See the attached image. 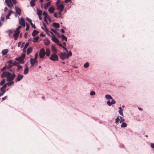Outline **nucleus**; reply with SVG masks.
<instances>
[{
  "label": "nucleus",
  "mask_w": 154,
  "mask_h": 154,
  "mask_svg": "<svg viewBox=\"0 0 154 154\" xmlns=\"http://www.w3.org/2000/svg\"><path fill=\"white\" fill-rule=\"evenodd\" d=\"M23 76L20 74H18L16 79H15L16 82L20 81L23 78Z\"/></svg>",
  "instance_id": "obj_11"
},
{
  "label": "nucleus",
  "mask_w": 154,
  "mask_h": 154,
  "mask_svg": "<svg viewBox=\"0 0 154 154\" xmlns=\"http://www.w3.org/2000/svg\"><path fill=\"white\" fill-rule=\"evenodd\" d=\"M43 15L44 16V17H47L48 14H47V13L46 11H44V12H43Z\"/></svg>",
  "instance_id": "obj_42"
},
{
  "label": "nucleus",
  "mask_w": 154,
  "mask_h": 154,
  "mask_svg": "<svg viewBox=\"0 0 154 154\" xmlns=\"http://www.w3.org/2000/svg\"><path fill=\"white\" fill-rule=\"evenodd\" d=\"M119 112L120 114L123 116V114L122 112L123 110L121 108V107H119Z\"/></svg>",
  "instance_id": "obj_28"
},
{
  "label": "nucleus",
  "mask_w": 154,
  "mask_h": 154,
  "mask_svg": "<svg viewBox=\"0 0 154 154\" xmlns=\"http://www.w3.org/2000/svg\"><path fill=\"white\" fill-rule=\"evenodd\" d=\"M45 51L44 48H42L40 50L39 55L40 58H42L45 54Z\"/></svg>",
  "instance_id": "obj_2"
},
{
  "label": "nucleus",
  "mask_w": 154,
  "mask_h": 154,
  "mask_svg": "<svg viewBox=\"0 0 154 154\" xmlns=\"http://www.w3.org/2000/svg\"><path fill=\"white\" fill-rule=\"evenodd\" d=\"M21 28V26H19L17 28H16V31L18 32V31L19 30L20 28Z\"/></svg>",
  "instance_id": "obj_51"
},
{
  "label": "nucleus",
  "mask_w": 154,
  "mask_h": 154,
  "mask_svg": "<svg viewBox=\"0 0 154 154\" xmlns=\"http://www.w3.org/2000/svg\"><path fill=\"white\" fill-rule=\"evenodd\" d=\"M7 63L9 64L12 65L13 61L11 60H10L7 62Z\"/></svg>",
  "instance_id": "obj_44"
},
{
  "label": "nucleus",
  "mask_w": 154,
  "mask_h": 154,
  "mask_svg": "<svg viewBox=\"0 0 154 154\" xmlns=\"http://www.w3.org/2000/svg\"><path fill=\"white\" fill-rule=\"evenodd\" d=\"M6 90L4 89H2V88H1V93L3 95V94L5 92Z\"/></svg>",
  "instance_id": "obj_38"
},
{
  "label": "nucleus",
  "mask_w": 154,
  "mask_h": 154,
  "mask_svg": "<svg viewBox=\"0 0 154 154\" xmlns=\"http://www.w3.org/2000/svg\"><path fill=\"white\" fill-rule=\"evenodd\" d=\"M18 19H19V24L21 26L25 27V24L24 19L22 17L20 18V19L19 17H18Z\"/></svg>",
  "instance_id": "obj_4"
},
{
  "label": "nucleus",
  "mask_w": 154,
  "mask_h": 154,
  "mask_svg": "<svg viewBox=\"0 0 154 154\" xmlns=\"http://www.w3.org/2000/svg\"><path fill=\"white\" fill-rule=\"evenodd\" d=\"M6 65H5V66H4V67H3L1 69V71H5L6 70Z\"/></svg>",
  "instance_id": "obj_49"
},
{
  "label": "nucleus",
  "mask_w": 154,
  "mask_h": 154,
  "mask_svg": "<svg viewBox=\"0 0 154 154\" xmlns=\"http://www.w3.org/2000/svg\"><path fill=\"white\" fill-rule=\"evenodd\" d=\"M151 146L152 148H154V143H151Z\"/></svg>",
  "instance_id": "obj_64"
},
{
  "label": "nucleus",
  "mask_w": 154,
  "mask_h": 154,
  "mask_svg": "<svg viewBox=\"0 0 154 154\" xmlns=\"http://www.w3.org/2000/svg\"><path fill=\"white\" fill-rule=\"evenodd\" d=\"M30 63L32 66H33L36 63H37L36 60L33 59V58H31L30 60Z\"/></svg>",
  "instance_id": "obj_16"
},
{
  "label": "nucleus",
  "mask_w": 154,
  "mask_h": 154,
  "mask_svg": "<svg viewBox=\"0 0 154 154\" xmlns=\"http://www.w3.org/2000/svg\"><path fill=\"white\" fill-rule=\"evenodd\" d=\"M49 59L53 61H57L58 60V57L56 53H53L51 54Z\"/></svg>",
  "instance_id": "obj_1"
},
{
  "label": "nucleus",
  "mask_w": 154,
  "mask_h": 154,
  "mask_svg": "<svg viewBox=\"0 0 154 154\" xmlns=\"http://www.w3.org/2000/svg\"><path fill=\"white\" fill-rule=\"evenodd\" d=\"M57 9L59 11H62L64 9V6L63 4H60L57 6Z\"/></svg>",
  "instance_id": "obj_10"
},
{
  "label": "nucleus",
  "mask_w": 154,
  "mask_h": 154,
  "mask_svg": "<svg viewBox=\"0 0 154 154\" xmlns=\"http://www.w3.org/2000/svg\"><path fill=\"white\" fill-rule=\"evenodd\" d=\"M52 40L54 42L57 43L59 42V40L55 37V35L52 36Z\"/></svg>",
  "instance_id": "obj_18"
},
{
  "label": "nucleus",
  "mask_w": 154,
  "mask_h": 154,
  "mask_svg": "<svg viewBox=\"0 0 154 154\" xmlns=\"http://www.w3.org/2000/svg\"><path fill=\"white\" fill-rule=\"evenodd\" d=\"M12 66H13L12 65L9 64L8 66V68H11L12 67Z\"/></svg>",
  "instance_id": "obj_61"
},
{
  "label": "nucleus",
  "mask_w": 154,
  "mask_h": 154,
  "mask_svg": "<svg viewBox=\"0 0 154 154\" xmlns=\"http://www.w3.org/2000/svg\"><path fill=\"white\" fill-rule=\"evenodd\" d=\"M12 12L13 11L11 10H9L8 11V13L6 17V19H8L9 18V16L11 15Z\"/></svg>",
  "instance_id": "obj_21"
},
{
  "label": "nucleus",
  "mask_w": 154,
  "mask_h": 154,
  "mask_svg": "<svg viewBox=\"0 0 154 154\" xmlns=\"http://www.w3.org/2000/svg\"><path fill=\"white\" fill-rule=\"evenodd\" d=\"M20 32L15 31V32L13 36L14 38V39L15 40H16L17 39L18 37L19 36Z\"/></svg>",
  "instance_id": "obj_13"
},
{
  "label": "nucleus",
  "mask_w": 154,
  "mask_h": 154,
  "mask_svg": "<svg viewBox=\"0 0 154 154\" xmlns=\"http://www.w3.org/2000/svg\"><path fill=\"white\" fill-rule=\"evenodd\" d=\"M107 104L109 106H111L112 105L111 103V102H110L109 100H108L107 101Z\"/></svg>",
  "instance_id": "obj_46"
},
{
  "label": "nucleus",
  "mask_w": 154,
  "mask_h": 154,
  "mask_svg": "<svg viewBox=\"0 0 154 154\" xmlns=\"http://www.w3.org/2000/svg\"><path fill=\"white\" fill-rule=\"evenodd\" d=\"M52 26L54 27L58 28L59 27V24L58 23H54L52 24Z\"/></svg>",
  "instance_id": "obj_25"
},
{
  "label": "nucleus",
  "mask_w": 154,
  "mask_h": 154,
  "mask_svg": "<svg viewBox=\"0 0 154 154\" xmlns=\"http://www.w3.org/2000/svg\"><path fill=\"white\" fill-rule=\"evenodd\" d=\"M61 37L62 41L65 40L66 42L67 41V38L66 36H65L64 35H61Z\"/></svg>",
  "instance_id": "obj_26"
},
{
  "label": "nucleus",
  "mask_w": 154,
  "mask_h": 154,
  "mask_svg": "<svg viewBox=\"0 0 154 154\" xmlns=\"http://www.w3.org/2000/svg\"><path fill=\"white\" fill-rule=\"evenodd\" d=\"M51 50L54 53H57V50L55 46L54 45H51Z\"/></svg>",
  "instance_id": "obj_15"
},
{
  "label": "nucleus",
  "mask_w": 154,
  "mask_h": 154,
  "mask_svg": "<svg viewBox=\"0 0 154 154\" xmlns=\"http://www.w3.org/2000/svg\"><path fill=\"white\" fill-rule=\"evenodd\" d=\"M29 42L26 43L25 45L23 50V51L24 52L26 51V49L27 48V47L29 46Z\"/></svg>",
  "instance_id": "obj_29"
},
{
  "label": "nucleus",
  "mask_w": 154,
  "mask_h": 154,
  "mask_svg": "<svg viewBox=\"0 0 154 154\" xmlns=\"http://www.w3.org/2000/svg\"><path fill=\"white\" fill-rule=\"evenodd\" d=\"M54 10L55 8H54L53 7H51L49 8L48 11L50 14H52L53 13Z\"/></svg>",
  "instance_id": "obj_20"
},
{
  "label": "nucleus",
  "mask_w": 154,
  "mask_h": 154,
  "mask_svg": "<svg viewBox=\"0 0 154 154\" xmlns=\"http://www.w3.org/2000/svg\"><path fill=\"white\" fill-rule=\"evenodd\" d=\"M14 84V82L13 81H9L8 83H7L6 84H7V85L8 86H10Z\"/></svg>",
  "instance_id": "obj_37"
},
{
  "label": "nucleus",
  "mask_w": 154,
  "mask_h": 154,
  "mask_svg": "<svg viewBox=\"0 0 154 154\" xmlns=\"http://www.w3.org/2000/svg\"><path fill=\"white\" fill-rule=\"evenodd\" d=\"M15 10L16 11V14H18L20 16L21 14V10L20 8L16 6L15 7Z\"/></svg>",
  "instance_id": "obj_12"
},
{
  "label": "nucleus",
  "mask_w": 154,
  "mask_h": 154,
  "mask_svg": "<svg viewBox=\"0 0 154 154\" xmlns=\"http://www.w3.org/2000/svg\"><path fill=\"white\" fill-rule=\"evenodd\" d=\"M8 52V50L6 49H3L2 51V53L3 55L4 56L6 55Z\"/></svg>",
  "instance_id": "obj_19"
},
{
  "label": "nucleus",
  "mask_w": 154,
  "mask_h": 154,
  "mask_svg": "<svg viewBox=\"0 0 154 154\" xmlns=\"http://www.w3.org/2000/svg\"><path fill=\"white\" fill-rule=\"evenodd\" d=\"M32 51V48L31 47L29 48L27 50V54L28 55H29L30 53Z\"/></svg>",
  "instance_id": "obj_31"
},
{
  "label": "nucleus",
  "mask_w": 154,
  "mask_h": 154,
  "mask_svg": "<svg viewBox=\"0 0 154 154\" xmlns=\"http://www.w3.org/2000/svg\"><path fill=\"white\" fill-rule=\"evenodd\" d=\"M26 19L29 23L32 22V20L28 17H26Z\"/></svg>",
  "instance_id": "obj_52"
},
{
  "label": "nucleus",
  "mask_w": 154,
  "mask_h": 154,
  "mask_svg": "<svg viewBox=\"0 0 154 154\" xmlns=\"http://www.w3.org/2000/svg\"><path fill=\"white\" fill-rule=\"evenodd\" d=\"M127 126L126 123L123 122L121 125V127L122 128H125Z\"/></svg>",
  "instance_id": "obj_36"
},
{
  "label": "nucleus",
  "mask_w": 154,
  "mask_h": 154,
  "mask_svg": "<svg viewBox=\"0 0 154 154\" xmlns=\"http://www.w3.org/2000/svg\"><path fill=\"white\" fill-rule=\"evenodd\" d=\"M14 4H15L16 3V0H9L8 1V4L10 5V6H8L10 8H12L13 7V5L12 3Z\"/></svg>",
  "instance_id": "obj_6"
},
{
  "label": "nucleus",
  "mask_w": 154,
  "mask_h": 154,
  "mask_svg": "<svg viewBox=\"0 0 154 154\" xmlns=\"http://www.w3.org/2000/svg\"><path fill=\"white\" fill-rule=\"evenodd\" d=\"M15 76V75L14 72L11 75H10V76L7 77V81L8 82L10 81H12V80L14 79Z\"/></svg>",
  "instance_id": "obj_3"
},
{
  "label": "nucleus",
  "mask_w": 154,
  "mask_h": 154,
  "mask_svg": "<svg viewBox=\"0 0 154 154\" xmlns=\"http://www.w3.org/2000/svg\"><path fill=\"white\" fill-rule=\"evenodd\" d=\"M57 45L61 47H63V45H62V44L61 43H59V42L58 43H57Z\"/></svg>",
  "instance_id": "obj_59"
},
{
  "label": "nucleus",
  "mask_w": 154,
  "mask_h": 154,
  "mask_svg": "<svg viewBox=\"0 0 154 154\" xmlns=\"http://www.w3.org/2000/svg\"><path fill=\"white\" fill-rule=\"evenodd\" d=\"M11 75V73L7 71L4 72H3L1 75V77L4 78V77H6L7 78L9 76H10Z\"/></svg>",
  "instance_id": "obj_5"
},
{
  "label": "nucleus",
  "mask_w": 154,
  "mask_h": 154,
  "mask_svg": "<svg viewBox=\"0 0 154 154\" xmlns=\"http://www.w3.org/2000/svg\"><path fill=\"white\" fill-rule=\"evenodd\" d=\"M62 11H59V12H58V14L59 15V16H58V17H61V15H62V14H61V12Z\"/></svg>",
  "instance_id": "obj_56"
},
{
  "label": "nucleus",
  "mask_w": 154,
  "mask_h": 154,
  "mask_svg": "<svg viewBox=\"0 0 154 154\" xmlns=\"http://www.w3.org/2000/svg\"><path fill=\"white\" fill-rule=\"evenodd\" d=\"M8 1L9 0H5V2L8 6H10L8 4Z\"/></svg>",
  "instance_id": "obj_57"
},
{
  "label": "nucleus",
  "mask_w": 154,
  "mask_h": 154,
  "mask_svg": "<svg viewBox=\"0 0 154 154\" xmlns=\"http://www.w3.org/2000/svg\"><path fill=\"white\" fill-rule=\"evenodd\" d=\"M60 57L62 60H64L66 58V53L64 52L60 53Z\"/></svg>",
  "instance_id": "obj_9"
},
{
  "label": "nucleus",
  "mask_w": 154,
  "mask_h": 154,
  "mask_svg": "<svg viewBox=\"0 0 154 154\" xmlns=\"http://www.w3.org/2000/svg\"><path fill=\"white\" fill-rule=\"evenodd\" d=\"M35 0H31L30 2V4L31 6L34 7L35 5Z\"/></svg>",
  "instance_id": "obj_34"
},
{
  "label": "nucleus",
  "mask_w": 154,
  "mask_h": 154,
  "mask_svg": "<svg viewBox=\"0 0 154 154\" xmlns=\"http://www.w3.org/2000/svg\"><path fill=\"white\" fill-rule=\"evenodd\" d=\"M29 72V68H25L23 72V73L25 75H26Z\"/></svg>",
  "instance_id": "obj_30"
},
{
  "label": "nucleus",
  "mask_w": 154,
  "mask_h": 154,
  "mask_svg": "<svg viewBox=\"0 0 154 154\" xmlns=\"http://www.w3.org/2000/svg\"><path fill=\"white\" fill-rule=\"evenodd\" d=\"M7 98V96H5L4 97H2V102L3 101L5 100Z\"/></svg>",
  "instance_id": "obj_55"
},
{
  "label": "nucleus",
  "mask_w": 154,
  "mask_h": 154,
  "mask_svg": "<svg viewBox=\"0 0 154 154\" xmlns=\"http://www.w3.org/2000/svg\"><path fill=\"white\" fill-rule=\"evenodd\" d=\"M25 57V54H22L21 55V56L20 57H21L22 59H23L24 60V59Z\"/></svg>",
  "instance_id": "obj_48"
},
{
  "label": "nucleus",
  "mask_w": 154,
  "mask_h": 154,
  "mask_svg": "<svg viewBox=\"0 0 154 154\" xmlns=\"http://www.w3.org/2000/svg\"><path fill=\"white\" fill-rule=\"evenodd\" d=\"M37 54L36 53L35 55V57H34V58H33V59H34L35 60H37Z\"/></svg>",
  "instance_id": "obj_62"
},
{
  "label": "nucleus",
  "mask_w": 154,
  "mask_h": 154,
  "mask_svg": "<svg viewBox=\"0 0 154 154\" xmlns=\"http://www.w3.org/2000/svg\"><path fill=\"white\" fill-rule=\"evenodd\" d=\"M26 30L28 31L29 30V24L27 23H26Z\"/></svg>",
  "instance_id": "obj_40"
},
{
  "label": "nucleus",
  "mask_w": 154,
  "mask_h": 154,
  "mask_svg": "<svg viewBox=\"0 0 154 154\" xmlns=\"http://www.w3.org/2000/svg\"><path fill=\"white\" fill-rule=\"evenodd\" d=\"M14 4H15L16 3V0H9L8 1V4L10 5V6H8L10 8H12L13 7V5L12 3Z\"/></svg>",
  "instance_id": "obj_7"
},
{
  "label": "nucleus",
  "mask_w": 154,
  "mask_h": 154,
  "mask_svg": "<svg viewBox=\"0 0 154 154\" xmlns=\"http://www.w3.org/2000/svg\"><path fill=\"white\" fill-rule=\"evenodd\" d=\"M95 94V92L94 91H91L90 93V95L91 96L94 95Z\"/></svg>",
  "instance_id": "obj_47"
},
{
  "label": "nucleus",
  "mask_w": 154,
  "mask_h": 154,
  "mask_svg": "<svg viewBox=\"0 0 154 154\" xmlns=\"http://www.w3.org/2000/svg\"><path fill=\"white\" fill-rule=\"evenodd\" d=\"M14 4H15L16 3V0H9L8 1V4L10 5V6H8L10 8H12L13 7V5L12 3Z\"/></svg>",
  "instance_id": "obj_8"
},
{
  "label": "nucleus",
  "mask_w": 154,
  "mask_h": 154,
  "mask_svg": "<svg viewBox=\"0 0 154 154\" xmlns=\"http://www.w3.org/2000/svg\"><path fill=\"white\" fill-rule=\"evenodd\" d=\"M18 63L17 62L15 61L14 62H13L12 65L15 66L17 65V64Z\"/></svg>",
  "instance_id": "obj_54"
},
{
  "label": "nucleus",
  "mask_w": 154,
  "mask_h": 154,
  "mask_svg": "<svg viewBox=\"0 0 154 154\" xmlns=\"http://www.w3.org/2000/svg\"><path fill=\"white\" fill-rule=\"evenodd\" d=\"M9 32L8 36L9 37H10L11 34L13 32L10 29L8 31H7L6 32Z\"/></svg>",
  "instance_id": "obj_43"
},
{
  "label": "nucleus",
  "mask_w": 154,
  "mask_h": 154,
  "mask_svg": "<svg viewBox=\"0 0 154 154\" xmlns=\"http://www.w3.org/2000/svg\"><path fill=\"white\" fill-rule=\"evenodd\" d=\"M47 18V17H44V21H45V22H46V23H47V24H48V22H47V20H46Z\"/></svg>",
  "instance_id": "obj_60"
},
{
  "label": "nucleus",
  "mask_w": 154,
  "mask_h": 154,
  "mask_svg": "<svg viewBox=\"0 0 154 154\" xmlns=\"http://www.w3.org/2000/svg\"><path fill=\"white\" fill-rule=\"evenodd\" d=\"M43 24L44 27L45 29L44 30L46 32H47L48 31V30L46 28V24L45 23H44L43 22Z\"/></svg>",
  "instance_id": "obj_39"
},
{
  "label": "nucleus",
  "mask_w": 154,
  "mask_h": 154,
  "mask_svg": "<svg viewBox=\"0 0 154 154\" xmlns=\"http://www.w3.org/2000/svg\"><path fill=\"white\" fill-rule=\"evenodd\" d=\"M51 4V2H48L44 6V8L45 9H46L48 7H49L50 4Z\"/></svg>",
  "instance_id": "obj_24"
},
{
  "label": "nucleus",
  "mask_w": 154,
  "mask_h": 154,
  "mask_svg": "<svg viewBox=\"0 0 154 154\" xmlns=\"http://www.w3.org/2000/svg\"><path fill=\"white\" fill-rule=\"evenodd\" d=\"M39 32L36 30H33L32 35L33 36L35 37L36 35L38 34Z\"/></svg>",
  "instance_id": "obj_23"
},
{
  "label": "nucleus",
  "mask_w": 154,
  "mask_h": 154,
  "mask_svg": "<svg viewBox=\"0 0 154 154\" xmlns=\"http://www.w3.org/2000/svg\"><path fill=\"white\" fill-rule=\"evenodd\" d=\"M112 99V101L111 102V103H112V104H115V103H116V102L115 101V100L113 99Z\"/></svg>",
  "instance_id": "obj_53"
},
{
  "label": "nucleus",
  "mask_w": 154,
  "mask_h": 154,
  "mask_svg": "<svg viewBox=\"0 0 154 154\" xmlns=\"http://www.w3.org/2000/svg\"><path fill=\"white\" fill-rule=\"evenodd\" d=\"M72 53L71 51H69V52L67 54H66V58L68 59L69 56H72Z\"/></svg>",
  "instance_id": "obj_33"
},
{
  "label": "nucleus",
  "mask_w": 154,
  "mask_h": 154,
  "mask_svg": "<svg viewBox=\"0 0 154 154\" xmlns=\"http://www.w3.org/2000/svg\"><path fill=\"white\" fill-rule=\"evenodd\" d=\"M45 45H49L50 44V41L47 38H46L44 40Z\"/></svg>",
  "instance_id": "obj_17"
},
{
  "label": "nucleus",
  "mask_w": 154,
  "mask_h": 154,
  "mask_svg": "<svg viewBox=\"0 0 154 154\" xmlns=\"http://www.w3.org/2000/svg\"><path fill=\"white\" fill-rule=\"evenodd\" d=\"M105 97L107 100L112 99V97L109 94H106L105 95Z\"/></svg>",
  "instance_id": "obj_27"
},
{
  "label": "nucleus",
  "mask_w": 154,
  "mask_h": 154,
  "mask_svg": "<svg viewBox=\"0 0 154 154\" xmlns=\"http://www.w3.org/2000/svg\"><path fill=\"white\" fill-rule=\"evenodd\" d=\"M57 14L56 13H55L54 14V16L56 18H58V16H57Z\"/></svg>",
  "instance_id": "obj_63"
},
{
  "label": "nucleus",
  "mask_w": 154,
  "mask_h": 154,
  "mask_svg": "<svg viewBox=\"0 0 154 154\" xmlns=\"http://www.w3.org/2000/svg\"><path fill=\"white\" fill-rule=\"evenodd\" d=\"M7 85V84H6V83L4 84L1 88H2V89H5V88H6Z\"/></svg>",
  "instance_id": "obj_50"
},
{
  "label": "nucleus",
  "mask_w": 154,
  "mask_h": 154,
  "mask_svg": "<svg viewBox=\"0 0 154 154\" xmlns=\"http://www.w3.org/2000/svg\"><path fill=\"white\" fill-rule=\"evenodd\" d=\"M5 79H3L0 82V85H3L5 83Z\"/></svg>",
  "instance_id": "obj_45"
},
{
  "label": "nucleus",
  "mask_w": 154,
  "mask_h": 154,
  "mask_svg": "<svg viewBox=\"0 0 154 154\" xmlns=\"http://www.w3.org/2000/svg\"><path fill=\"white\" fill-rule=\"evenodd\" d=\"M84 66L86 68H88L89 66V63L88 62H86L84 64Z\"/></svg>",
  "instance_id": "obj_41"
},
{
  "label": "nucleus",
  "mask_w": 154,
  "mask_h": 154,
  "mask_svg": "<svg viewBox=\"0 0 154 154\" xmlns=\"http://www.w3.org/2000/svg\"><path fill=\"white\" fill-rule=\"evenodd\" d=\"M45 54L46 55V56L49 57L50 55V51L49 48H47L46 49V51L45 52Z\"/></svg>",
  "instance_id": "obj_22"
},
{
  "label": "nucleus",
  "mask_w": 154,
  "mask_h": 154,
  "mask_svg": "<svg viewBox=\"0 0 154 154\" xmlns=\"http://www.w3.org/2000/svg\"><path fill=\"white\" fill-rule=\"evenodd\" d=\"M37 14L38 15H42V11L41 10H39L38 8L36 9Z\"/></svg>",
  "instance_id": "obj_32"
},
{
  "label": "nucleus",
  "mask_w": 154,
  "mask_h": 154,
  "mask_svg": "<svg viewBox=\"0 0 154 154\" xmlns=\"http://www.w3.org/2000/svg\"><path fill=\"white\" fill-rule=\"evenodd\" d=\"M15 60L17 61H19V63L21 64H23L24 63V61L23 59H22L21 57H17L15 59Z\"/></svg>",
  "instance_id": "obj_14"
},
{
  "label": "nucleus",
  "mask_w": 154,
  "mask_h": 154,
  "mask_svg": "<svg viewBox=\"0 0 154 154\" xmlns=\"http://www.w3.org/2000/svg\"><path fill=\"white\" fill-rule=\"evenodd\" d=\"M39 38L38 36L34 38L32 41L33 42L35 43L38 40Z\"/></svg>",
  "instance_id": "obj_35"
},
{
  "label": "nucleus",
  "mask_w": 154,
  "mask_h": 154,
  "mask_svg": "<svg viewBox=\"0 0 154 154\" xmlns=\"http://www.w3.org/2000/svg\"><path fill=\"white\" fill-rule=\"evenodd\" d=\"M119 121V118L118 117L116 118V123L118 122Z\"/></svg>",
  "instance_id": "obj_58"
}]
</instances>
